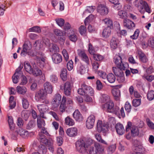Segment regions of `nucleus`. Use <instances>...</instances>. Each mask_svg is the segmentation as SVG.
I'll return each mask as SVG.
<instances>
[{
	"instance_id": "nucleus-49",
	"label": "nucleus",
	"mask_w": 154,
	"mask_h": 154,
	"mask_svg": "<svg viewBox=\"0 0 154 154\" xmlns=\"http://www.w3.org/2000/svg\"><path fill=\"white\" fill-rule=\"evenodd\" d=\"M93 55L94 59L97 61H100L104 59L103 57L99 54H95Z\"/></svg>"
},
{
	"instance_id": "nucleus-33",
	"label": "nucleus",
	"mask_w": 154,
	"mask_h": 154,
	"mask_svg": "<svg viewBox=\"0 0 154 154\" xmlns=\"http://www.w3.org/2000/svg\"><path fill=\"white\" fill-rule=\"evenodd\" d=\"M64 121L65 124L69 126H72L75 124L74 121L69 116H68L66 117Z\"/></svg>"
},
{
	"instance_id": "nucleus-59",
	"label": "nucleus",
	"mask_w": 154,
	"mask_h": 154,
	"mask_svg": "<svg viewBox=\"0 0 154 154\" xmlns=\"http://www.w3.org/2000/svg\"><path fill=\"white\" fill-rule=\"evenodd\" d=\"M126 12L123 10H121L118 12V15L121 18H124L126 16Z\"/></svg>"
},
{
	"instance_id": "nucleus-40",
	"label": "nucleus",
	"mask_w": 154,
	"mask_h": 154,
	"mask_svg": "<svg viewBox=\"0 0 154 154\" xmlns=\"http://www.w3.org/2000/svg\"><path fill=\"white\" fill-rule=\"evenodd\" d=\"M96 139L99 142L106 145H108L107 143L103 140L101 136L99 134H97L95 135Z\"/></svg>"
},
{
	"instance_id": "nucleus-22",
	"label": "nucleus",
	"mask_w": 154,
	"mask_h": 154,
	"mask_svg": "<svg viewBox=\"0 0 154 154\" xmlns=\"http://www.w3.org/2000/svg\"><path fill=\"white\" fill-rule=\"evenodd\" d=\"M117 133L120 135L123 134L125 132V130L123 125L120 123H117L115 126Z\"/></svg>"
},
{
	"instance_id": "nucleus-16",
	"label": "nucleus",
	"mask_w": 154,
	"mask_h": 154,
	"mask_svg": "<svg viewBox=\"0 0 154 154\" xmlns=\"http://www.w3.org/2000/svg\"><path fill=\"white\" fill-rule=\"evenodd\" d=\"M97 11L101 15H106L108 13V8L102 5H99L97 8Z\"/></svg>"
},
{
	"instance_id": "nucleus-17",
	"label": "nucleus",
	"mask_w": 154,
	"mask_h": 154,
	"mask_svg": "<svg viewBox=\"0 0 154 154\" xmlns=\"http://www.w3.org/2000/svg\"><path fill=\"white\" fill-rule=\"evenodd\" d=\"M137 54L140 61L144 63L147 62L148 59L146 56L141 50L138 49L137 51Z\"/></svg>"
},
{
	"instance_id": "nucleus-36",
	"label": "nucleus",
	"mask_w": 154,
	"mask_h": 154,
	"mask_svg": "<svg viewBox=\"0 0 154 154\" xmlns=\"http://www.w3.org/2000/svg\"><path fill=\"white\" fill-rule=\"evenodd\" d=\"M111 29L108 27H106L105 28L102 32L103 37L105 38H107L109 37L111 35Z\"/></svg>"
},
{
	"instance_id": "nucleus-51",
	"label": "nucleus",
	"mask_w": 154,
	"mask_h": 154,
	"mask_svg": "<svg viewBox=\"0 0 154 154\" xmlns=\"http://www.w3.org/2000/svg\"><path fill=\"white\" fill-rule=\"evenodd\" d=\"M55 21L57 24L60 27L63 26L65 23L64 20L61 18L57 19Z\"/></svg>"
},
{
	"instance_id": "nucleus-26",
	"label": "nucleus",
	"mask_w": 154,
	"mask_h": 154,
	"mask_svg": "<svg viewBox=\"0 0 154 154\" xmlns=\"http://www.w3.org/2000/svg\"><path fill=\"white\" fill-rule=\"evenodd\" d=\"M102 21L106 26H107V27H108L110 29L113 28V22L110 18H106L103 19Z\"/></svg>"
},
{
	"instance_id": "nucleus-30",
	"label": "nucleus",
	"mask_w": 154,
	"mask_h": 154,
	"mask_svg": "<svg viewBox=\"0 0 154 154\" xmlns=\"http://www.w3.org/2000/svg\"><path fill=\"white\" fill-rule=\"evenodd\" d=\"M38 139L41 143H43L45 145H47V143L49 142L45 137V136L44 134H42V133H39Z\"/></svg>"
},
{
	"instance_id": "nucleus-9",
	"label": "nucleus",
	"mask_w": 154,
	"mask_h": 154,
	"mask_svg": "<svg viewBox=\"0 0 154 154\" xmlns=\"http://www.w3.org/2000/svg\"><path fill=\"white\" fill-rule=\"evenodd\" d=\"M95 121V117L94 115H91L88 118L86 121V126L88 129L92 128Z\"/></svg>"
},
{
	"instance_id": "nucleus-61",
	"label": "nucleus",
	"mask_w": 154,
	"mask_h": 154,
	"mask_svg": "<svg viewBox=\"0 0 154 154\" xmlns=\"http://www.w3.org/2000/svg\"><path fill=\"white\" fill-rule=\"evenodd\" d=\"M116 148V146L115 145H111L109 146L108 151L109 153H112L115 151Z\"/></svg>"
},
{
	"instance_id": "nucleus-8",
	"label": "nucleus",
	"mask_w": 154,
	"mask_h": 154,
	"mask_svg": "<svg viewBox=\"0 0 154 154\" xmlns=\"http://www.w3.org/2000/svg\"><path fill=\"white\" fill-rule=\"evenodd\" d=\"M109 127L106 124L102 123L101 121H99L97 123V130L99 132L106 133L108 130Z\"/></svg>"
},
{
	"instance_id": "nucleus-18",
	"label": "nucleus",
	"mask_w": 154,
	"mask_h": 154,
	"mask_svg": "<svg viewBox=\"0 0 154 154\" xmlns=\"http://www.w3.org/2000/svg\"><path fill=\"white\" fill-rule=\"evenodd\" d=\"M67 134L70 137H74L78 134V130L75 127L68 128L66 131Z\"/></svg>"
},
{
	"instance_id": "nucleus-20",
	"label": "nucleus",
	"mask_w": 154,
	"mask_h": 154,
	"mask_svg": "<svg viewBox=\"0 0 154 154\" xmlns=\"http://www.w3.org/2000/svg\"><path fill=\"white\" fill-rule=\"evenodd\" d=\"M71 85L70 83L66 82L64 84V92L66 96H69L71 94Z\"/></svg>"
},
{
	"instance_id": "nucleus-4",
	"label": "nucleus",
	"mask_w": 154,
	"mask_h": 154,
	"mask_svg": "<svg viewBox=\"0 0 154 154\" xmlns=\"http://www.w3.org/2000/svg\"><path fill=\"white\" fill-rule=\"evenodd\" d=\"M114 61L117 66L122 69L127 68L128 67V63H123L122 58L120 56L116 55L114 58Z\"/></svg>"
},
{
	"instance_id": "nucleus-35",
	"label": "nucleus",
	"mask_w": 154,
	"mask_h": 154,
	"mask_svg": "<svg viewBox=\"0 0 154 154\" xmlns=\"http://www.w3.org/2000/svg\"><path fill=\"white\" fill-rule=\"evenodd\" d=\"M30 74H32L35 76H38L41 75L42 74V71L38 68H35L32 69Z\"/></svg>"
},
{
	"instance_id": "nucleus-47",
	"label": "nucleus",
	"mask_w": 154,
	"mask_h": 154,
	"mask_svg": "<svg viewBox=\"0 0 154 154\" xmlns=\"http://www.w3.org/2000/svg\"><path fill=\"white\" fill-rule=\"evenodd\" d=\"M112 93L116 99H117L120 96V92L119 89H114L112 91Z\"/></svg>"
},
{
	"instance_id": "nucleus-50",
	"label": "nucleus",
	"mask_w": 154,
	"mask_h": 154,
	"mask_svg": "<svg viewBox=\"0 0 154 154\" xmlns=\"http://www.w3.org/2000/svg\"><path fill=\"white\" fill-rule=\"evenodd\" d=\"M86 29L84 26H81L79 28V31L82 35L85 36L86 35Z\"/></svg>"
},
{
	"instance_id": "nucleus-52",
	"label": "nucleus",
	"mask_w": 154,
	"mask_h": 154,
	"mask_svg": "<svg viewBox=\"0 0 154 154\" xmlns=\"http://www.w3.org/2000/svg\"><path fill=\"white\" fill-rule=\"evenodd\" d=\"M58 80V78L56 75L52 74L50 75V80L51 82L56 83L57 82Z\"/></svg>"
},
{
	"instance_id": "nucleus-46",
	"label": "nucleus",
	"mask_w": 154,
	"mask_h": 154,
	"mask_svg": "<svg viewBox=\"0 0 154 154\" xmlns=\"http://www.w3.org/2000/svg\"><path fill=\"white\" fill-rule=\"evenodd\" d=\"M29 32H35L40 33L41 32V30L40 27L38 26H35L29 29Z\"/></svg>"
},
{
	"instance_id": "nucleus-3",
	"label": "nucleus",
	"mask_w": 154,
	"mask_h": 154,
	"mask_svg": "<svg viewBox=\"0 0 154 154\" xmlns=\"http://www.w3.org/2000/svg\"><path fill=\"white\" fill-rule=\"evenodd\" d=\"M76 149L79 152L83 153L87 150L88 146L85 141L82 139H79L75 143Z\"/></svg>"
},
{
	"instance_id": "nucleus-28",
	"label": "nucleus",
	"mask_w": 154,
	"mask_h": 154,
	"mask_svg": "<svg viewBox=\"0 0 154 154\" xmlns=\"http://www.w3.org/2000/svg\"><path fill=\"white\" fill-rule=\"evenodd\" d=\"M49 50L50 52L53 54H55L56 52L59 51V48L55 44H51L49 46Z\"/></svg>"
},
{
	"instance_id": "nucleus-2",
	"label": "nucleus",
	"mask_w": 154,
	"mask_h": 154,
	"mask_svg": "<svg viewBox=\"0 0 154 154\" xmlns=\"http://www.w3.org/2000/svg\"><path fill=\"white\" fill-rule=\"evenodd\" d=\"M125 130L127 133L126 138L130 139L135 137V124L133 122L128 121L125 127Z\"/></svg>"
},
{
	"instance_id": "nucleus-12",
	"label": "nucleus",
	"mask_w": 154,
	"mask_h": 154,
	"mask_svg": "<svg viewBox=\"0 0 154 154\" xmlns=\"http://www.w3.org/2000/svg\"><path fill=\"white\" fill-rule=\"evenodd\" d=\"M123 25L124 27L129 29H133L135 26L134 23L131 20L127 19L124 20L123 21Z\"/></svg>"
},
{
	"instance_id": "nucleus-62",
	"label": "nucleus",
	"mask_w": 154,
	"mask_h": 154,
	"mask_svg": "<svg viewBox=\"0 0 154 154\" xmlns=\"http://www.w3.org/2000/svg\"><path fill=\"white\" fill-rule=\"evenodd\" d=\"M62 53L66 61H68L69 58V56L66 50L65 49H63Z\"/></svg>"
},
{
	"instance_id": "nucleus-21",
	"label": "nucleus",
	"mask_w": 154,
	"mask_h": 154,
	"mask_svg": "<svg viewBox=\"0 0 154 154\" xmlns=\"http://www.w3.org/2000/svg\"><path fill=\"white\" fill-rule=\"evenodd\" d=\"M52 59L53 62L56 64L59 63L62 60V56L58 53L53 54L52 56Z\"/></svg>"
},
{
	"instance_id": "nucleus-60",
	"label": "nucleus",
	"mask_w": 154,
	"mask_h": 154,
	"mask_svg": "<svg viewBox=\"0 0 154 154\" xmlns=\"http://www.w3.org/2000/svg\"><path fill=\"white\" fill-rule=\"evenodd\" d=\"M17 125L20 128H22L23 125V121L21 118L19 117L17 119Z\"/></svg>"
},
{
	"instance_id": "nucleus-48",
	"label": "nucleus",
	"mask_w": 154,
	"mask_h": 154,
	"mask_svg": "<svg viewBox=\"0 0 154 154\" xmlns=\"http://www.w3.org/2000/svg\"><path fill=\"white\" fill-rule=\"evenodd\" d=\"M37 122L38 126L39 128H42L43 125L45 126V121L43 119L42 120L40 117L37 118Z\"/></svg>"
},
{
	"instance_id": "nucleus-56",
	"label": "nucleus",
	"mask_w": 154,
	"mask_h": 154,
	"mask_svg": "<svg viewBox=\"0 0 154 154\" xmlns=\"http://www.w3.org/2000/svg\"><path fill=\"white\" fill-rule=\"evenodd\" d=\"M135 150L137 151V152H141V153L143 151V147L140 143L135 145Z\"/></svg>"
},
{
	"instance_id": "nucleus-31",
	"label": "nucleus",
	"mask_w": 154,
	"mask_h": 154,
	"mask_svg": "<svg viewBox=\"0 0 154 154\" xmlns=\"http://www.w3.org/2000/svg\"><path fill=\"white\" fill-rule=\"evenodd\" d=\"M119 43L118 40L114 37H112L111 39L110 42V46L111 48L112 49H116Z\"/></svg>"
},
{
	"instance_id": "nucleus-14",
	"label": "nucleus",
	"mask_w": 154,
	"mask_h": 154,
	"mask_svg": "<svg viewBox=\"0 0 154 154\" xmlns=\"http://www.w3.org/2000/svg\"><path fill=\"white\" fill-rule=\"evenodd\" d=\"M78 54L79 56L81 57L82 60L85 62L87 65H88L89 64V58L85 51L79 50Z\"/></svg>"
},
{
	"instance_id": "nucleus-42",
	"label": "nucleus",
	"mask_w": 154,
	"mask_h": 154,
	"mask_svg": "<svg viewBox=\"0 0 154 154\" xmlns=\"http://www.w3.org/2000/svg\"><path fill=\"white\" fill-rule=\"evenodd\" d=\"M109 97L107 94H103L100 97V101L101 103H104L106 102H108L109 100Z\"/></svg>"
},
{
	"instance_id": "nucleus-54",
	"label": "nucleus",
	"mask_w": 154,
	"mask_h": 154,
	"mask_svg": "<svg viewBox=\"0 0 154 154\" xmlns=\"http://www.w3.org/2000/svg\"><path fill=\"white\" fill-rule=\"evenodd\" d=\"M125 108L126 111L128 113L130 112L131 110V106L130 103L128 102H126L125 105Z\"/></svg>"
},
{
	"instance_id": "nucleus-57",
	"label": "nucleus",
	"mask_w": 154,
	"mask_h": 154,
	"mask_svg": "<svg viewBox=\"0 0 154 154\" xmlns=\"http://www.w3.org/2000/svg\"><path fill=\"white\" fill-rule=\"evenodd\" d=\"M77 36L75 34H72L69 36V38L72 42H75L77 40Z\"/></svg>"
},
{
	"instance_id": "nucleus-10",
	"label": "nucleus",
	"mask_w": 154,
	"mask_h": 154,
	"mask_svg": "<svg viewBox=\"0 0 154 154\" xmlns=\"http://www.w3.org/2000/svg\"><path fill=\"white\" fill-rule=\"evenodd\" d=\"M23 49L21 51V56H25L27 54V51L31 49L32 46L29 43L26 42L23 44Z\"/></svg>"
},
{
	"instance_id": "nucleus-25",
	"label": "nucleus",
	"mask_w": 154,
	"mask_h": 154,
	"mask_svg": "<svg viewBox=\"0 0 154 154\" xmlns=\"http://www.w3.org/2000/svg\"><path fill=\"white\" fill-rule=\"evenodd\" d=\"M138 3L137 5V8L138 10L141 13H143L144 12V11H142L144 8L145 3H146L145 1H143L142 0H135V3Z\"/></svg>"
},
{
	"instance_id": "nucleus-34",
	"label": "nucleus",
	"mask_w": 154,
	"mask_h": 154,
	"mask_svg": "<svg viewBox=\"0 0 154 154\" xmlns=\"http://www.w3.org/2000/svg\"><path fill=\"white\" fill-rule=\"evenodd\" d=\"M15 133L16 134H19L23 137H25L27 136L28 134V132L26 131L22 128H21L18 130H17Z\"/></svg>"
},
{
	"instance_id": "nucleus-43",
	"label": "nucleus",
	"mask_w": 154,
	"mask_h": 154,
	"mask_svg": "<svg viewBox=\"0 0 154 154\" xmlns=\"http://www.w3.org/2000/svg\"><path fill=\"white\" fill-rule=\"evenodd\" d=\"M88 51L91 54L93 55L95 54L97 51L93 45L90 43L88 45Z\"/></svg>"
},
{
	"instance_id": "nucleus-32",
	"label": "nucleus",
	"mask_w": 154,
	"mask_h": 154,
	"mask_svg": "<svg viewBox=\"0 0 154 154\" xmlns=\"http://www.w3.org/2000/svg\"><path fill=\"white\" fill-rule=\"evenodd\" d=\"M16 90L18 94L23 95L25 94L27 91V89L25 87L20 86H17Z\"/></svg>"
},
{
	"instance_id": "nucleus-23",
	"label": "nucleus",
	"mask_w": 154,
	"mask_h": 154,
	"mask_svg": "<svg viewBox=\"0 0 154 154\" xmlns=\"http://www.w3.org/2000/svg\"><path fill=\"white\" fill-rule=\"evenodd\" d=\"M44 90L46 93L51 94L53 90V87L51 84L49 82H46L44 84Z\"/></svg>"
},
{
	"instance_id": "nucleus-13",
	"label": "nucleus",
	"mask_w": 154,
	"mask_h": 154,
	"mask_svg": "<svg viewBox=\"0 0 154 154\" xmlns=\"http://www.w3.org/2000/svg\"><path fill=\"white\" fill-rule=\"evenodd\" d=\"M114 106V104L113 102L112 101H109L103 104L102 107L103 110H107L109 112H110Z\"/></svg>"
},
{
	"instance_id": "nucleus-58",
	"label": "nucleus",
	"mask_w": 154,
	"mask_h": 154,
	"mask_svg": "<svg viewBox=\"0 0 154 154\" xmlns=\"http://www.w3.org/2000/svg\"><path fill=\"white\" fill-rule=\"evenodd\" d=\"M8 121L10 129L11 130H13L14 128V126L13 124L14 122L13 119L10 118V117H9L8 118Z\"/></svg>"
},
{
	"instance_id": "nucleus-37",
	"label": "nucleus",
	"mask_w": 154,
	"mask_h": 154,
	"mask_svg": "<svg viewBox=\"0 0 154 154\" xmlns=\"http://www.w3.org/2000/svg\"><path fill=\"white\" fill-rule=\"evenodd\" d=\"M108 82L111 83H113L116 80L115 75L112 73H109L107 76L106 78Z\"/></svg>"
},
{
	"instance_id": "nucleus-11",
	"label": "nucleus",
	"mask_w": 154,
	"mask_h": 154,
	"mask_svg": "<svg viewBox=\"0 0 154 154\" xmlns=\"http://www.w3.org/2000/svg\"><path fill=\"white\" fill-rule=\"evenodd\" d=\"M46 93L43 89H40L35 94V98L38 100L45 99L46 95Z\"/></svg>"
},
{
	"instance_id": "nucleus-6",
	"label": "nucleus",
	"mask_w": 154,
	"mask_h": 154,
	"mask_svg": "<svg viewBox=\"0 0 154 154\" xmlns=\"http://www.w3.org/2000/svg\"><path fill=\"white\" fill-rule=\"evenodd\" d=\"M135 124V128H137V130L135 131V136H138L139 137H141L143 135L141 128L144 125V123L143 122L141 121L140 119H138L136 121V122ZM136 128H135V130Z\"/></svg>"
},
{
	"instance_id": "nucleus-27",
	"label": "nucleus",
	"mask_w": 154,
	"mask_h": 154,
	"mask_svg": "<svg viewBox=\"0 0 154 154\" xmlns=\"http://www.w3.org/2000/svg\"><path fill=\"white\" fill-rule=\"evenodd\" d=\"M139 32V30L138 29H137L135 31V36L136 37L135 39H137V44L138 45H141L142 43H143L144 42V40L145 39V38L143 36L138 37Z\"/></svg>"
},
{
	"instance_id": "nucleus-55",
	"label": "nucleus",
	"mask_w": 154,
	"mask_h": 154,
	"mask_svg": "<svg viewBox=\"0 0 154 154\" xmlns=\"http://www.w3.org/2000/svg\"><path fill=\"white\" fill-rule=\"evenodd\" d=\"M98 75L103 79H105L107 78L106 74L105 72L99 70L97 72Z\"/></svg>"
},
{
	"instance_id": "nucleus-39",
	"label": "nucleus",
	"mask_w": 154,
	"mask_h": 154,
	"mask_svg": "<svg viewBox=\"0 0 154 154\" xmlns=\"http://www.w3.org/2000/svg\"><path fill=\"white\" fill-rule=\"evenodd\" d=\"M94 147L97 152L100 154L103 151L104 149L102 146L98 143H94Z\"/></svg>"
},
{
	"instance_id": "nucleus-41",
	"label": "nucleus",
	"mask_w": 154,
	"mask_h": 154,
	"mask_svg": "<svg viewBox=\"0 0 154 154\" xmlns=\"http://www.w3.org/2000/svg\"><path fill=\"white\" fill-rule=\"evenodd\" d=\"M24 66L26 71L29 73L32 69L29 63L27 61H26L24 63Z\"/></svg>"
},
{
	"instance_id": "nucleus-19",
	"label": "nucleus",
	"mask_w": 154,
	"mask_h": 154,
	"mask_svg": "<svg viewBox=\"0 0 154 154\" xmlns=\"http://www.w3.org/2000/svg\"><path fill=\"white\" fill-rule=\"evenodd\" d=\"M127 68L122 69L118 66L113 67H112V71L114 74L117 77L119 76L123 75L124 73L123 70H125Z\"/></svg>"
},
{
	"instance_id": "nucleus-45",
	"label": "nucleus",
	"mask_w": 154,
	"mask_h": 154,
	"mask_svg": "<svg viewBox=\"0 0 154 154\" xmlns=\"http://www.w3.org/2000/svg\"><path fill=\"white\" fill-rule=\"evenodd\" d=\"M22 105L24 109H27L29 105V103L27 99L23 98L22 100Z\"/></svg>"
},
{
	"instance_id": "nucleus-29",
	"label": "nucleus",
	"mask_w": 154,
	"mask_h": 154,
	"mask_svg": "<svg viewBox=\"0 0 154 154\" xmlns=\"http://www.w3.org/2000/svg\"><path fill=\"white\" fill-rule=\"evenodd\" d=\"M66 97L64 96H63L59 107V110L60 112L62 113L65 111V109L66 108Z\"/></svg>"
},
{
	"instance_id": "nucleus-64",
	"label": "nucleus",
	"mask_w": 154,
	"mask_h": 154,
	"mask_svg": "<svg viewBox=\"0 0 154 154\" xmlns=\"http://www.w3.org/2000/svg\"><path fill=\"white\" fill-rule=\"evenodd\" d=\"M148 44L149 46L154 48V38H150L148 41Z\"/></svg>"
},
{
	"instance_id": "nucleus-5",
	"label": "nucleus",
	"mask_w": 154,
	"mask_h": 154,
	"mask_svg": "<svg viewBox=\"0 0 154 154\" xmlns=\"http://www.w3.org/2000/svg\"><path fill=\"white\" fill-rule=\"evenodd\" d=\"M110 112L115 114L119 118H121V117L124 118L125 116L124 109L123 107L121 108L120 111L119 107L118 106H114Z\"/></svg>"
},
{
	"instance_id": "nucleus-63",
	"label": "nucleus",
	"mask_w": 154,
	"mask_h": 154,
	"mask_svg": "<svg viewBox=\"0 0 154 154\" xmlns=\"http://www.w3.org/2000/svg\"><path fill=\"white\" fill-rule=\"evenodd\" d=\"M89 153L90 154H97V152L95 147L93 146H91L89 149Z\"/></svg>"
},
{
	"instance_id": "nucleus-38",
	"label": "nucleus",
	"mask_w": 154,
	"mask_h": 154,
	"mask_svg": "<svg viewBox=\"0 0 154 154\" xmlns=\"http://www.w3.org/2000/svg\"><path fill=\"white\" fill-rule=\"evenodd\" d=\"M61 79L64 81H66L67 79V70L66 69H63L61 70L60 75Z\"/></svg>"
},
{
	"instance_id": "nucleus-53",
	"label": "nucleus",
	"mask_w": 154,
	"mask_h": 154,
	"mask_svg": "<svg viewBox=\"0 0 154 154\" xmlns=\"http://www.w3.org/2000/svg\"><path fill=\"white\" fill-rule=\"evenodd\" d=\"M147 97L149 100H152L154 98V91L151 90L149 91L147 94Z\"/></svg>"
},
{
	"instance_id": "nucleus-15",
	"label": "nucleus",
	"mask_w": 154,
	"mask_h": 154,
	"mask_svg": "<svg viewBox=\"0 0 154 154\" xmlns=\"http://www.w3.org/2000/svg\"><path fill=\"white\" fill-rule=\"evenodd\" d=\"M37 106L40 112V116L43 118H45L44 116V114L46 111L48 109V106L44 104H38Z\"/></svg>"
},
{
	"instance_id": "nucleus-7",
	"label": "nucleus",
	"mask_w": 154,
	"mask_h": 154,
	"mask_svg": "<svg viewBox=\"0 0 154 154\" xmlns=\"http://www.w3.org/2000/svg\"><path fill=\"white\" fill-rule=\"evenodd\" d=\"M61 99V96L60 94H57L55 95L52 101V107L54 110L56 111V108L58 107Z\"/></svg>"
},
{
	"instance_id": "nucleus-44",
	"label": "nucleus",
	"mask_w": 154,
	"mask_h": 154,
	"mask_svg": "<svg viewBox=\"0 0 154 154\" xmlns=\"http://www.w3.org/2000/svg\"><path fill=\"white\" fill-rule=\"evenodd\" d=\"M14 97L12 96H11L9 98V107L11 109L14 108L16 105V103L14 101Z\"/></svg>"
},
{
	"instance_id": "nucleus-24",
	"label": "nucleus",
	"mask_w": 154,
	"mask_h": 154,
	"mask_svg": "<svg viewBox=\"0 0 154 154\" xmlns=\"http://www.w3.org/2000/svg\"><path fill=\"white\" fill-rule=\"evenodd\" d=\"M73 116L75 120L78 122L82 121L83 117L78 110H76L73 114Z\"/></svg>"
},
{
	"instance_id": "nucleus-1",
	"label": "nucleus",
	"mask_w": 154,
	"mask_h": 154,
	"mask_svg": "<svg viewBox=\"0 0 154 154\" xmlns=\"http://www.w3.org/2000/svg\"><path fill=\"white\" fill-rule=\"evenodd\" d=\"M77 92L81 95H90L91 96H93L94 93L93 89L91 87L85 83L81 85V88L78 89Z\"/></svg>"
}]
</instances>
